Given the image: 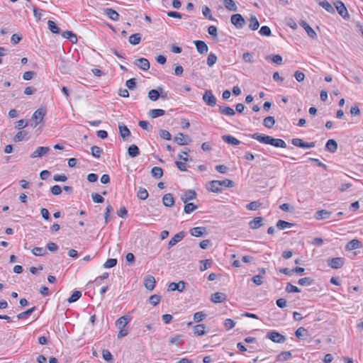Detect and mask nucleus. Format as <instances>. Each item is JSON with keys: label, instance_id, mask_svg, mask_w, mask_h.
Segmentation results:
<instances>
[{"label": "nucleus", "instance_id": "nucleus-7", "mask_svg": "<svg viewBox=\"0 0 363 363\" xmlns=\"http://www.w3.org/2000/svg\"><path fill=\"white\" fill-rule=\"evenodd\" d=\"M334 5L335 6L337 11L342 18H348L349 14L347 9L341 1H337L334 3Z\"/></svg>", "mask_w": 363, "mask_h": 363}, {"label": "nucleus", "instance_id": "nucleus-56", "mask_svg": "<svg viewBox=\"0 0 363 363\" xmlns=\"http://www.w3.org/2000/svg\"><path fill=\"white\" fill-rule=\"evenodd\" d=\"M103 359L106 362H113V358L111 353L108 350H103L102 351Z\"/></svg>", "mask_w": 363, "mask_h": 363}, {"label": "nucleus", "instance_id": "nucleus-17", "mask_svg": "<svg viewBox=\"0 0 363 363\" xmlns=\"http://www.w3.org/2000/svg\"><path fill=\"white\" fill-rule=\"evenodd\" d=\"M194 44L196 45L198 52H199L200 54L207 53V52L208 50V48L204 41L195 40Z\"/></svg>", "mask_w": 363, "mask_h": 363}, {"label": "nucleus", "instance_id": "nucleus-47", "mask_svg": "<svg viewBox=\"0 0 363 363\" xmlns=\"http://www.w3.org/2000/svg\"><path fill=\"white\" fill-rule=\"evenodd\" d=\"M35 306L24 311V312H22L19 314L17 315V318L18 319H23V318H27L28 316L30 315L33 311L35 310Z\"/></svg>", "mask_w": 363, "mask_h": 363}, {"label": "nucleus", "instance_id": "nucleus-25", "mask_svg": "<svg viewBox=\"0 0 363 363\" xmlns=\"http://www.w3.org/2000/svg\"><path fill=\"white\" fill-rule=\"evenodd\" d=\"M162 91H163V89L162 87H159L157 89H151L148 92L149 99L153 101H157L160 96V91L162 92Z\"/></svg>", "mask_w": 363, "mask_h": 363}, {"label": "nucleus", "instance_id": "nucleus-35", "mask_svg": "<svg viewBox=\"0 0 363 363\" xmlns=\"http://www.w3.org/2000/svg\"><path fill=\"white\" fill-rule=\"evenodd\" d=\"M128 152L130 157H135L140 155V150L135 145H131L128 149Z\"/></svg>", "mask_w": 363, "mask_h": 363}, {"label": "nucleus", "instance_id": "nucleus-32", "mask_svg": "<svg viewBox=\"0 0 363 363\" xmlns=\"http://www.w3.org/2000/svg\"><path fill=\"white\" fill-rule=\"evenodd\" d=\"M129 321H130V318L128 316H122L116 320V325L118 328H125V326L128 325Z\"/></svg>", "mask_w": 363, "mask_h": 363}, {"label": "nucleus", "instance_id": "nucleus-11", "mask_svg": "<svg viewBox=\"0 0 363 363\" xmlns=\"http://www.w3.org/2000/svg\"><path fill=\"white\" fill-rule=\"evenodd\" d=\"M185 286L186 283L183 281H180L178 283L172 282L169 284L168 291H174L177 290L182 292L185 289Z\"/></svg>", "mask_w": 363, "mask_h": 363}, {"label": "nucleus", "instance_id": "nucleus-45", "mask_svg": "<svg viewBox=\"0 0 363 363\" xmlns=\"http://www.w3.org/2000/svg\"><path fill=\"white\" fill-rule=\"evenodd\" d=\"M275 123V119L273 116H267L263 121V124L265 127L271 128Z\"/></svg>", "mask_w": 363, "mask_h": 363}, {"label": "nucleus", "instance_id": "nucleus-58", "mask_svg": "<svg viewBox=\"0 0 363 363\" xmlns=\"http://www.w3.org/2000/svg\"><path fill=\"white\" fill-rule=\"evenodd\" d=\"M32 253L35 256H43L46 254V250L40 247H35L32 250Z\"/></svg>", "mask_w": 363, "mask_h": 363}, {"label": "nucleus", "instance_id": "nucleus-39", "mask_svg": "<svg viewBox=\"0 0 363 363\" xmlns=\"http://www.w3.org/2000/svg\"><path fill=\"white\" fill-rule=\"evenodd\" d=\"M294 225V223H289V222H287L285 220H279L277 223V227L279 230H284L286 228H290L293 227Z\"/></svg>", "mask_w": 363, "mask_h": 363}, {"label": "nucleus", "instance_id": "nucleus-40", "mask_svg": "<svg viewBox=\"0 0 363 363\" xmlns=\"http://www.w3.org/2000/svg\"><path fill=\"white\" fill-rule=\"evenodd\" d=\"M118 129L120 135L123 139H125L126 137H128L130 135V131L127 128V126L123 124H120L118 125Z\"/></svg>", "mask_w": 363, "mask_h": 363}, {"label": "nucleus", "instance_id": "nucleus-5", "mask_svg": "<svg viewBox=\"0 0 363 363\" xmlns=\"http://www.w3.org/2000/svg\"><path fill=\"white\" fill-rule=\"evenodd\" d=\"M203 101L210 106H215L216 104V98L211 90H206L203 95Z\"/></svg>", "mask_w": 363, "mask_h": 363}, {"label": "nucleus", "instance_id": "nucleus-30", "mask_svg": "<svg viewBox=\"0 0 363 363\" xmlns=\"http://www.w3.org/2000/svg\"><path fill=\"white\" fill-rule=\"evenodd\" d=\"M209 185H210V186L208 188L209 191H211L212 192H215V193L221 191L220 183L219 182V181H218V180L211 181L210 182Z\"/></svg>", "mask_w": 363, "mask_h": 363}, {"label": "nucleus", "instance_id": "nucleus-22", "mask_svg": "<svg viewBox=\"0 0 363 363\" xmlns=\"http://www.w3.org/2000/svg\"><path fill=\"white\" fill-rule=\"evenodd\" d=\"M183 336L181 335H174L172 336L169 339V345H176L177 347H179L183 345Z\"/></svg>", "mask_w": 363, "mask_h": 363}, {"label": "nucleus", "instance_id": "nucleus-2", "mask_svg": "<svg viewBox=\"0 0 363 363\" xmlns=\"http://www.w3.org/2000/svg\"><path fill=\"white\" fill-rule=\"evenodd\" d=\"M266 337L276 343H284L286 340L284 335L275 330L268 332Z\"/></svg>", "mask_w": 363, "mask_h": 363}, {"label": "nucleus", "instance_id": "nucleus-10", "mask_svg": "<svg viewBox=\"0 0 363 363\" xmlns=\"http://www.w3.org/2000/svg\"><path fill=\"white\" fill-rule=\"evenodd\" d=\"M345 263V259L342 257H335L332 258L328 261V265L332 269H340Z\"/></svg>", "mask_w": 363, "mask_h": 363}, {"label": "nucleus", "instance_id": "nucleus-43", "mask_svg": "<svg viewBox=\"0 0 363 363\" xmlns=\"http://www.w3.org/2000/svg\"><path fill=\"white\" fill-rule=\"evenodd\" d=\"M148 196H149V194H148L147 191L146 190V189H145L143 187L139 188L138 193H137V196L139 199L145 200L147 199Z\"/></svg>", "mask_w": 363, "mask_h": 363}, {"label": "nucleus", "instance_id": "nucleus-52", "mask_svg": "<svg viewBox=\"0 0 363 363\" xmlns=\"http://www.w3.org/2000/svg\"><path fill=\"white\" fill-rule=\"evenodd\" d=\"M216 61H217L216 55L214 53L211 52L208 55V58H207V65L211 67L216 63Z\"/></svg>", "mask_w": 363, "mask_h": 363}, {"label": "nucleus", "instance_id": "nucleus-15", "mask_svg": "<svg viewBox=\"0 0 363 363\" xmlns=\"http://www.w3.org/2000/svg\"><path fill=\"white\" fill-rule=\"evenodd\" d=\"M135 65L143 70H148L150 69V62L148 60L144 57L139 58L135 61Z\"/></svg>", "mask_w": 363, "mask_h": 363}, {"label": "nucleus", "instance_id": "nucleus-59", "mask_svg": "<svg viewBox=\"0 0 363 363\" xmlns=\"http://www.w3.org/2000/svg\"><path fill=\"white\" fill-rule=\"evenodd\" d=\"M197 208V206L193 203H186L184 206V211L186 213H190L195 211Z\"/></svg>", "mask_w": 363, "mask_h": 363}, {"label": "nucleus", "instance_id": "nucleus-44", "mask_svg": "<svg viewBox=\"0 0 363 363\" xmlns=\"http://www.w3.org/2000/svg\"><path fill=\"white\" fill-rule=\"evenodd\" d=\"M151 173L155 178L160 179L163 175V170L160 167H154L151 170Z\"/></svg>", "mask_w": 363, "mask_h": 363}, {"label": "nucleus", "instance_id": "nucleus-42", "mask_svg": "<svg viewBox=\"0 0 363 363\" xmlns=\"http://www.w3.org/2000/svg\"><path fill=\"white\" fill-rule=\"evenodd\" d=\"M48 29L53 33H55V34H59L60 33V29L58 28V26L56 25V23L51 21V20H49L48 21Z\"/></svg>", "mask_w": 363, "mask_h": 363}, {"label": "nucleus", "instance_id": "nucleus-61", "mask_svg": "<svg viewBox=\"0 0 363 363\" xmlns=\"http://www.w3.org/2000/svg\"><path fill=\"white\" fill-rule=\"evenodd\" d=\"M261 206V203L258 201H252L246 206V208L250 211H256Z\"/></svg>", "mask_w": 363, "mask_h": 363}, {"label": "nucleus", "instance_id": "nucleus-23", "mask_svg": "<svg viewBox=\"0 0 363 363\" xmlns=\"http://www.w3.org/2000/svg\"><path fill=\"white\" fill-rule=\"evenodd\" d=\"M222 139L225 143L233 145H238L241 143L239 140L230 135H223Z\"/></svg>", "mask_w": 363, "mask_h": 363}, {"label": "nucleus", "instance_id": "nucleus-24", "mask_svg": "<svg viewBox=\"0 0 363 363\" xmlns=\"http://www.w3.org/2000/svg\"><path fill=\"white\" fill-rule=\"evenodd\" d=\"M362 246V242L357 240L353 239L346 245L345 249L347 250H353L359 248Z\"/></svg>", "mask_w": 363, "mask_h": 363}, {"label": "nucleus", "instance_id": "nucleus-6", "mask_svg": "<svg viewBox=\"0 0 363 363\" xmlns=\"http://www.w3.org/2000/svg\"><path fill=\"white\" fill-rule=\"evenodd\" d=\"M291 143L298 147L301 148H312L315 147V143H306L301 138H294L291 140Z\"/></svg>", "mask_w": 363, "mask_h": 363}, {"label": "nucleus", "instance_id": "nucleus-36", "mask_svg": "<svg viewBox=\"0 0 363 363\" xmlns=\"http://www.w3.org/2000/svg\"><path fill=\"white\" fill-rule=\"evenodd\" d=\"M205 325L203 324H199L194 326V333L197 336H202L206 334Z\"/></svg>", "mask_w": 363, "mask_h": 363}, {"label": "nucleus", "instance_id": "nucleus-12", "mask_svg": "<svg viewBox=\"0 0 363 363\" xmlns=\"http://www.w3.org/2000/svg\"><path fill=\"white\" fill-rule=\"evenodd\" d=\"M155 279L152 275H147L144 278L145 287L149 290L152 291L155 286Z\"/></svg>", "mask_w": 363, "mask_h": 363}, {"label": "nucleus", "instance_id": "nucleus-63", "mask_svg": "<svg viewBox=\"0 0 363 363\" xmlns=\"http://www.w3.org/2000/svg\"><path fill=\"white\" fill-rule=\"evenodd\" d=\"M26 135L27 133L26 131H19L15 135L13 140L15 142H21L24 140Z\"/></svg>", "mask_w": 363, "mask_h": 363}, {"label": "nucleus", "instance_id": "nucleus-28", "mask_svg": "<svg viewBox=\"0 0 363 363\" xmlns=\"http://www.w3.org/2000/svg\"><path fill=\"white\" fill-rule=\"evenodd\" d=\"M331 213L326 210L318 211L315 214V218L317 220L327 219L330 217Z\"/></svg>", "mask_w": 363, "mask_h": 363}, {"label": "nucleus", "instance_id": "nucleus-34", "mask_svg": "<svg viewBox=\"0 0 363 363\" xmlns=\"http://www.w3.org/2000/svg\"><path fill=\"white\" fill-rule=\"evenodd\" d=\"M259 27V23L255 16H251L250 18L249 28L252 30H256Z\"/></svg>", "mask_w": 363, "mask_h": 363}, {"label": "nucleus", "instance_id": "nucleus-31", "mask_svg": "<svg viewBox=\"0 0 363 363\" xmlns=\"http://www.w3.org/2000/svg\"><path fill=\"white\" fill-rule=\"evenodd\" d=\"M142 39V35L139 33L131 35L128 38V42L133 45H138Z\"/></svg>", "mask_w": 363, "mask_h": 363}, {"label": "nucleus", "instance_id": "nucleus-8", "mask_svg": "<svg viewBox=\"0 0 363 363\" xmlns=\"http://www.w3.org/2000/svg\"><path fill=\"white\" fill-rule=\"evenodd\" d=\"M50 150L49 147H38L34 152L31 153V158L41 157L47 155Z\"/></svg>", "mask_w": 363, "mask_h": 363}, {"label": "nucleus", "instance_id": "nucleus-3", "mask_svg": "<svg viewBox=\"0 0 363 363\" xmlns=\"http://www.w3.org/2000/svg\"><path fill=\"white\" fill-rule=\"evenodd\" d=\"M46 114V110L44 108L37 109L32 116V119L35 121L34 125H32L34 128L36 127L40 123H41Z\"/></svg>", "mask_w": 363, "mask_h": 363}, {"label": "nucleus", "instance_id": "nucleus-1", "mask_svg": "<svg viewBox=\"0 0 363 363\" xmlns=\"http://www.w3.org/2000/svg\"><path fill=\"white\" fill-rule=\"evenodd\" d=\"M250 137L262 144L271 145L276 147H286V143L282 139L274 138L269 135L259 134L258 133L251 135Z\"/></svg>", "mask_w": 363, "mask_h": 363}, {"label": "nucleus", "instance_id": "nucleus-4", "mask_svg": "<svg viewBox=\"0 0 363 363\" xmlns=\"http://www.w3.org/2000/svg\"><path fill=\"white\" fill-rule=\"evenodd\" d=\"M230 21L238 29L242 28L245 24V20L242 15L239 13L233 14L230 18Z\"/></svg>", "mask_w": 363, "mask_h": 363}, {"label": "nucleus", "instance_id": "nucleus-41", "mask_svg": "<svg viewBox=\"0 0 363 363\" xmlns=\"http://www.w3.org/2000/svg\"><path fill=\"white\" fill-rule=\"evenodd\" d=\"M165 111L163 109L156 108V109H151L149 111V116L152 118H156L159 116H162L164 115Z\"/></svg>", "mask_w": 363, "mask_h": 363}, {"label": "nucleus", "instance_id": "nucleus-16", "mask_svg": "<svg viewBox=\"0 0 363 363\" xmlns=\"http://www.w3.org/2000/svg\"><path fill=\"white\" fill-rule=\"evenodd\" d=\"M226 297L224 293L216 292L211 294V301L215 303H223L226 300Z\"/></svg>", "mask_w": 363, "mask_h": 363}, {"label": "nucleus", "instance_id": "nucleus-49", "mask_svg": "<svg viewBox=\"0 0 363 363\" xmlns=\"http://www.w3.org/2000/svg\"><path fill=\"white\" fill-rule=\"evenodd\" d=\"M285 290L288 293H299L301 292V289L297 286L291 284V283H287Z\"/></svg>", "mask_w": 363, "mask_h": 363}, {"label": "nucleus", "instance_id": "nucleus-64", "mask_svg": "<svg viewBox=\"0 0 363 363\" xmlns=\"http://www.w3.org/2000/svg\"><path fill=\"white\" fill-rule=\"evenodd\" d=\"M223 325L227 330H230L235 327V323L233 320L227 318L225 320Z\"/></svg>", "mask_w": 363, "mask_h": 363}, {"label": "nucleus", "instance_id": "nucleus-19", "mask_svg": "<svg viewBox=\"0 0 363 363\" xmlns=\"http://www.w3.org/2000/svg\"><path fill=\"white\" fill-rule=\"evenodd\" d=\"M196 198V193L194 190H189L182 195L181 199L185 203L189 201L194 200Z\"/></svg>", "mask_w": 363, "mask_h": 363}, {"label": "nucleus", "instance_id": "nucleus-33", "mask_svg": "<svg viewBox=\"0 0 363 363\" xmlns=\"http://www.w3.org/2000/svg\"><path fill=\"white\" fill-rule=\"evenodd\" d=\"M223 4L225 9L230 11H236L238 6L233 0H223Z\"/></svg>", "mask_w": 363, "mask_h": 363}, {"label": "nucleus", "instance_id": "nucleus-21", "mask_svg": "<svg viewBox=\"0 0 363 363\" xmlns=\"http://www.w3.org/2000/svg\"><path fill=\"white\" fill-rule=\"evenodd\" d=\"M162 203L167 207H172L174 204V199L172 194H166L162 197Z\"/></svg>", "mask_w": 363, "mask_h": 363}, {"label": "nucleus", "instance_id": "nucleus-48", "mask_svg": "<svg viewBox=\"0 0 363 363\" xmlns=\"http://www.w3.org/2000/svg\"><path fill=\"white\" fill-rule=\"evenodd\" d=\"M102 149L98 146H92L91 147V155L96 158H99L102 154Z\"/></svg>", "mask_w": 363, "mask_h": 363}, {"label": "nucleus", "instance_id": "nucleus-13", "mask_svg": "<svg viewBox=\"0 0 363 363\" xmlns=\"http://www.w3.org/2000/svg\"><path fill=\"white\" fill-rule=\"evenodd\" d=\"M185 237V233L184 231L179 232L171 238L168 243V248H171L180 242Z\"/></svg>", "mask_w": 363, "mask_h": 363}, {"label": "nucleus", "instance_id": "nucleus-57", "mask_svg": "<svg viewBox=\"0 0 363 363\" xmlns=\"http://www.w3.org/2000/svg\"><path fill=\"white\" fill-rule=\"evenodd\" d=\"M298 284L301 286H310L313 284V279L310 277H304L298 279Z\"/></svg>", "mask_w": 363, "mask_h": 363}, {"label": "nucleus", "instance_id": "nucleus-54", "mask_svg": "<svg viewBox=\"0 0 363 363\" xmlns=\"http://www.w3.org/2000/svg\"><path fill=\"white\" fill-rule=\"evenodd\" d=\"M295 335L298 338H302L308 335V331L306 328L300 327L296 330Z\"/></svg>", "mask_w": 363, "mask_h": 363}, {"label": "nucleus", "instance_id": "nucleus-26", "mask_svg": "<svg viewBox=\"0 0 363 363\" xmlns=\"http://www.w3.org/2000/svg\"><path fill=\"white\" fill-rule=\"evenodd\" d=\"M318 4L319 6L325 9L328 12L330 13H335V9L333 6L326 0H317Z\"/></svg>", "mask_w": 363, "mask_h": 363}, {"label": "nucleus", "instance_id": "nucleus-62", "mask_svg": "<svg viewBox=\"0 0 363 363\" xmlns=\"http://www.w3.org/2000/svg\"><path fill=\"white\" fill-rule=\"evenodd\" d=\"M117 264V259H113V258H111V259H108L106 262L104 264V268H111V267H113L114 266H116Z\"/></svg>", "mask_w": 363, "mask_h": 363}, {"label": "nucleus", "instance_id": "nucleus-20", "mask_svg": "<svg viewBox=\"0 0 363 363\" xmlns=\"http://www.w3.org/2000/svg\"><path fill=\"white\" fill-rule=\"evenodd\" d=\"M263 219L262 217H255L253 220L249 222V226L251 229H258L263 225Z\"/></svg>", "mask_w": 363, "mask_h": 363}, {"label": "nucleus", "instance_id": "nucleus-55", "mask_svg": "<svg viewBox=\"0 0 363 363\" xmlns=\"http://www.w3.org/2000/svg\"><path fill=\"white\" fill-rule=\"evenodd\" d=\"M82 296V292L79 291H75L73 292L72 296L68 298L69 303H74L77 301Z\"/></svg>", "mask_w": 363, "mask_h": 363}, {"label": "nucleus", "instance_id": "nucleus-18", "mask_svg": "<svg viewBox=\"0 0 363 363\" xmlns=\"http://www.w3.org/2000/svg\"><path fill=\"white\" fill-rule=\"evenodd\" d=\"M104 14H106L110 19L117 21L119 20V14L117 11L111 8H105L104 9Z\"/></svg>", "mask_w": 363, "mask_h": 363}, {"label": "nucleus", "instance_id": "nucleus-60", "mask_svg": "<svg viewBox=\"0 0 363 363\" xmlns=\"http://www.w3.org/2000/svg\"><path fill=\"white\" fill-rule=\"evenodd\" d=\"M259 33L261 35L263 36H270L272 33L270 28L267 26H262L259 30Z\"/></svg>", "mask_w": 363, "mask_h": 363}, {"label": "nucleus", "instance_id": "nucleus-27", "mask_svg": "<svg viewBox=\"0 0 363 363\" xmlns=\"http://www.w3.org/2000/svg\"><path fill=\"white\" fill-rule=\"evenodd\" d=\"M326 150L333 153L335 152L337 150V143L333 139H330L327 141L325 145Z\"/></svg>", "mask_w": 363, "mask_h": 363}, {"label": "nucleus", "instance_id": "nucleus-50", "mask_svg": "<svg viewBox=\"0 0 363 363\" xmlns=\"http://www.w3.org/2000/svg\"><path fill=\"white\" fill-rule=\"evenodd\" d=\"M200 263H201L202 265L200 266L199 269L201 272H203V271L209 269L211 267L212 261L210 259H204V260H201Z\"/></svg>", "mask_w": 363, "mask_h": 363}, {"label": "nucleus", "instance_id": "nucleus-51", "mask_svg": "<svg viewBox=\"0 0 363 363\" xmlns=\"http://www.w3.org/2000/svg\"><path fill=\"white\" fill-rule=\"evenodd\" d=\"M206 318V314L203 311L196 312L194 315V320L195 322H201Z\"/></svg>", "mask_w": 363, "mask_h": 363}, {"label": "nucleus", "instance_id": "nucleus-37", "mask_svg": "<svg viewBox=\"0 0 363 363\" xmlns=\"http://www.w3.org/2000/svg\"><path fill=\"white\" fill-rule=\"evenodd\" d=\"M219 112L222 114L230 116H234L235 114L234 109L229 106H219Z\"/></svg>", "mask_w": 363, "mask_h": 363}, {"label": "nucleus", "instance_id": "nucleus-53", "mask_svg": "<svg viewBox=\"0 0 363 363\" xmlns=\"http://www.w3.org/2000/svg\"><path fill=\"white\" fill-rule=\"evenodd\" d=\"M160 300H161V296L157 294L152 295L149 298V302L153 306H156L160 303Z\"/></svg>", "mask_w": 363, "mask_h": 363}, {"label": "nucleus", "instance_id": "nucleus-46", "mask_svg": "<svg viewBox=\"0 0 363 363\" xmlns=\"http://www.w3.org/2000/svg\"><path fill=\"white\" fill-rule=\"evenodd\" d=\"M291 357V352L286 351L281 352L277 357V361L283 362L288 360Z\"/></svg>", "mask_w": 363, "mask_h": 363}, {"label": "nucleus", "instance_id": "nucleus-38", "mask_svg": "<svg viewBox=\"0 0 363 363\" xmlns=\"http://www.w3.org/2000/svg\"><path fill=\"white\" fill-rule=\"evenodd\" d=\"M62 35L67 39H69L72 43H76L77 42V37L76 34L73 33L72 31H65L62 33Z\"/></svg>", "mask_w": 363, "mask_h": 363}, {"label": "nucleus", "instance_id": "nucleus-14", "mask_svg": "<svg viewBox=\"0 0 363 363\" xmlns=\"http://www.w3.org/2000/svg\"><path fill=\"white\" fill-rule=\"evenodd\" d=\"M300 26L304 28L310 38L312 39L317 38V34L315 30L305 21H301L300 22Z\"/></svg>", "mask_w": 363, "mask_h": 363}, {"label": "nucleus", "instance_id": "nucleus-29", "mask_svg": "<svg viewBox=\"0 0 363 363\" xmlns=\"http://www.w3.org/2000/svg\"><path fill=\"white\" fill-rule=\"evenodd\" d=\"M206 232V228L204 227H195L190 230V233L194 237H201Z\"/></svg>", "mask_w": 363, "mask_h": 363}, {"label": "nucleus", "instance_id": "nucleus-9", "mask_svg": "<svg viewBox=\"0 0 363 363\" xmlns=\"http://www.w3.org/2000/svg\"><path fill=\"white\" fill-rule=\"evenodd\" d=\"M175 143L179 145H185L189 143L191 141L189 137L182 133H178L174 138Z\"/></svg>", "mask_w": 363, "mask_h": 363}]
</instances>
